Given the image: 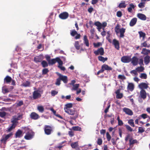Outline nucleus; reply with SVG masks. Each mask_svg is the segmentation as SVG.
Masks as SVG:
<instances>
[{
	"mask_svg": "<svg viewBox=\"0 0 150 150\" xmlns=\"http://www.w3.org/2000/svg\"><path fill=\"white\" fill-rule=\"evenodd\" d=\"M65 112L69 115H74V116L70 118L71 119L75 120L78 117L79 114L76 111H75L74 109H65Z\"/></svg>",
	"mask_w": 150,
	"mask_h": 150,
	"instance_id": "nucleus-1",
	"label": "nucleus"
},
{
	"mask_svg": "<svg viewBox=\"0 0 150 150\" xmlns=\"http://www.w3.org/2000/svg\"><path fill=\"white\" fill-rule=\"evenodd\" d=\"M120 25L118 24L115 28V31L117 34L120 33V38H123L124 37V33L125 31V29L124 28H120Z\"/></svg>",
	"mask_w": 150,
	"mask_h": 150,
	"instance_id": "nucleus-2",
	"label": "nucleus"
},
{
	"mask_svg": "<svg viewBox=\"0 0 150 150\" xmlns=\"http://www.w3.org/2000/svg\"><path fill=\"white\" fill-rule=\"evenodd\" d=\"M13 135L12 132H11L7 134L3 135L0 139V142L4 144H6L8 139Z\"/></svg>",
	"mask_w": 150,
	"mask_h": 150,
	"instance_id": "nucleus-3",
	"label": "nucleus"
},
{
	"mask_svg": "<svg viewBox=\"0 0 150 150\" xmlns=\"http://www.w3.org/2000/svg\"><path fill=\"white\" fill-rule=\"evenodd\" d=\"M56 62H57L59 64L62 65L63 64V62L59 57H57L54 59H52L50 60L48 64L50 65H52L55 64Z\"/></svg>",
	"mask_w": 150,
	"mask_h": 150,
	"instance_id": "nucleus-4",
	"label": "nucleus"
},
{
	"mask_svg": "<svg viewBox=\"0 0 150 150\" xmlns=\"http://www.w3.org/2000/svg\"><path fill=\"white\" fill-rule=\"evenodd\" d=\"M94 25L98 27L97 29L98 31H100V29L102 28V27H103V30H104V28L106 26L107 23L106 22H104L101 24L99 21H97L95 23Z\"/></svg>",
	"mask_w": 150,
	"mask_h": 150,
	"instance_id": "nucleus-5",
	"label": "nucleus"
},
{
	"mask_svg": "<svg viewBox=\"0 0 150 150\" xmlns=\"http://www.w3.org/2000/svg\"><path fill=\"white\" fill-rule=\"evenodd\" d=\"M52 131V128L49 125H45L44 128V131L45 134L47 135L50 134Z\"/></svg>",
	"mask_w": 150,
	"mask_h": 150,
	"instance_id": "nucleus-6",
	"label": "nucleus"
},
{
	"mask_svg": "<svg viewBox=\"0 0 150 150\" xmlns=\"http://www.w3.org/2000/svg\"><path fill=\"white\" fill-rule=\"evenodd\" d=\"M70 35L73 37H74L75 35H76V36L75 37V39L76 40L80 38L81 37L80 34L78 33L77 31L75 30L71 31Z\"/></svg>",
	"mask_w": 150,
	"mask_h": 150,
	"instance_id": "nucleus-7",
	"label": "nucleus"
},
{
	"mask_svg": "<svg viewBox=\"0 0 150 150\" xmlns=\"http://www.w3.org/2000/svg\"><path fill=\"white\" fill-rule=\"evenodd\" d=\"M94 54L96 55H98L100 54L101 55H103L104 54V50L103 48L101 47L98 49L97 50L94 52Z\"/></svg>",
	"mask_w": 150,
	"mask_h": 150,
	"instance_id": "nucleus-8",
	"label": "nucleus"
},
{
	"mask_svg": "<svg viewBox=\"0 0 150 150\" xmlns=\"http://www.w3.org/2000/svg\"><path fill=\"white\" fill-rule=\"evenodd\" d=\"M69 16V13L67 12H63L60 14L59 16V17L63 20L67 19Z\"/></svg>",
	"mask_w": 150,
	"mask_h": 150,
	"instance_id": "nucleus-9",
	"label": "nucleus"
},
{
	"mask_svg": "<svg viewBox=\"0 0 150 150\" xmlns=\"http://www.w3.org/2000/svg\"><path fill=\"white\" fill-rule=\"evenodd\" d=\"M139 96L141 98L144 100L146 98V92L144 89L141 90L140 92Z\"/></svg>",
	"mask_w": 150,
	"mask_h": 150,
	"instance_id": "nucleus-10",
	"label": "nucleus"
},
{
	"mask_svg": "<svg viewBox=\"0 0 150 150\" xmlns=\"http://www.w3.org/2000/svg\"><path fill=\"white\" fill-rule=\"evenodd\" d=\"M58 75L60 80L62 81L64 83H66L67 82L68 78L67 76H63L60 74H59Z\"/></svg>",
	"mask_w": 150,
	"mask_h": 150,
	"instance_id": "nucleus-11",
	"label": "nucleus"
},
{
	"mask_svg": "<svg viewBox=\"0 0 150 150\" xmlns=\"http://www.w3.org/2000/svg\"><path fill=\"white\" fill-rule=\"evenodd\" d=\"M148 84L144 82H142L138 85V87L141 90L146 89L149 88Z\"/></svg>",
	"mask_w": 150,
	"mask_h": 150,
	"instance_id": "nucleus-12",
	"label": "nucleus"
},
{
	"mask_svg": "<svg viewBox=\"0 0 150 150\" xmlns=\"http://www.w3.org/2000/svg\"><path fill=\"white\" fill-rule=\"evenodd\" d=\"M38 90L34 91L33 93V99H36L41 96L40 93L38 92Z\"/></svg>",
	"mask_w": 150,
	"mask_h": 150,
	"instance_id": "nucleus-13",
	"label": "nucleus"
},
{
	"mask_svg": "<svg viewBox=\"0 0 150 150\" xmlns=\"http://www.w3.org/2000/svg\"><path fill=\"white\" fill-rule=\"evenodd\" d=\"M43 59V57L42 55H40L36 56L34 59V61L36 63L40 62Z\"/></svg>",
	"mask_w": 150,
	"mask_h": 150,
	"instance_id": "nucleus-14",
	"label": "nucleus"
},
{
	"mask_svg": "<svg viewBox=\"0 0 150 150\" xmlns=\"http://www.w3.org/2000/svg\"><path fill=\"white\" fill-rule=\"evenodd\" d=\"M123 110L126 114L130 116L132 115L133 114L132 111L129 108H123Z\"/></svg>",
	"mask_w": 150,
	"mask_h": 150,
	"instance_id": "nucleus-15",
	"label": "nucleus"
},
{
	"mask_svg": "<svg viewBox=\"0 0 150 150\" xmlns=\"http://www.w3.org/2000/svg\"><path fill=\"white\" fill-rule=\"evenodd\" d=\"M30 117L32 119L37 120L40 117V116L38 114L35 112H33L31 113Z\"/></svg>",
	"mask_w": 150,
	"mask_h": 150,
	"instance_id": "nucleus-16",
	"label": "nucleus"
},
{
	"mask_svg": "<svg viewBox=\"0 0 150 150\" xmlns=\"http://www.w3.org/2000/svg\"><path fill=\"white\" fill-rule=\"evenodd\" d=\"M130 57L127 56H124L121 58V61L124 63H128L130 62Z\"/></svg>",
	"mask_w": 150,
	"mask_h": 150,
	"instance_id": "nucleus-17",
	"label": "nucleus"
},
{
	"mask_svg": "<svg viewBox=\"0 0 150 150\" xmlns=\"http://www.w3.org/2000/svg\"><path fill=\"white\" fill-rule=\"evenodd\" d=\"M33 134L32 132H28L26 134L24 138L27 140H30L33 137Z\"/></svg>",
	"mask_w": 150,
	"mask_h": 150,
	"instance_id": "nucleus-18",
	"label": "nucleus"
},
{
	"mask_svg": "<svg viewBox=\"0 0 150 150\" xmlns=\"http://www.w3.org/2000/svg\"><path fill=\"white\" fill-rule=\"evenodd\" d=\"M112 44L114 45L115 47L117 50H119L120 48V44L119 41L115 39L113 40Z\"/></svg>",
	"mask_w": 150,
	"mask_h": 150,
	"instance_id": "nucleus-19",
	"label": "nucleus"
},
{
	"mask_svg": "<svg viewBox=\"0 0 150 150\" xmlns=\"http://www.w3.org/2000/svg\"><path fill=\"white\" fill-rule=\"evenodd\" d=\"M102 68L104 70V71H111L112 69V68L110 67L107 64H104L101 66Z\"/></svg>",
	"mask_w": 150,
	"mask_h": 150,
	"instance_id": "nucleus-20",
	"label": "nucleus"
},
{
	"mask_svg": "<svg viewBox=\"0 0 150 150\" xmlns=\"http://www.w3.org/2000/svg\"><path fill=\"white\" fill-rule=\"evenodd\" d=\"M134 84L132 83H129L127 87L128 90L131 91H132L134 89Z\"/></svg>",
	"mask_w": 150,
	"mask_h": 150,
	"instance_id": "nucleus-21",
	"label": "nucleus"
},
{
	"mask_svg": "<svg viewBox=\"0 0 150 150\" xmlns=\"http://www.w3.org/2000/svg\"><path fill=\"white\" fill-rule=\"evenodd\" d=\"M132 63L134 66H136L138 64V59L136 57L134 56L132 58Z\"/></svg>",
	"mask_w": 150,
	"mask_h": 150,
	"instance_id": "nucleus-22",
	"label": "nucleus"
},
{
	"mask_svg": "<svg viewBox=\"0 0 150 150\" xmlns=\"http://www.w3.org/2000/svg\"><path fill=\"white\" fill-rule=\"evenodd\" d=\"M141 53L144 55H148L150 53V50L143 48L142 50Z\"/></svg>",
	"mask_w": 150,
	"mask_h": 150,
	"instance_id": "nucleus-23",
	"label": "nucleus"
},
{
	"mask_svg": "<svg viewBox=\"0 0 150 150\" xmlns=\"http://www.w3.org/2000/svg\"><path fill=\"white\" fill-rule=\"evenodd\" d=\"M137 17L143 21L146 20V18L145 15L141 13H138L137 15Z\"/></svg>",
	"mask_w": 150,
	"mask_h": 150,
	"instance_id": "nucleus-24",
	"label": "nucleus"
},
{
	"mask_svg": "<svg viewBox=\"0 0 150 150\" xmlns=\"http://www.w3.org/2000/svg\"><path fill=\"white\" fill-rule=\"evenodd\" d=\"M137 19L136 18H134L131 20L129 23V25L130 26H133L136 23Z\"/></svg>",
	"mask_w": 150,
	"mask_h": 150,
	"instance_id": "nucleus-25",
	"label": "nucleus"
},
{
	"mask_svg": "<svg viewBox=\"0 0 150 150\" xmlns=\"http://www.w3.org/2000/svg\"><path fill=\"white\" fill-rule=\"evenodd\" d=\"M11 80V78L8 76H7L4 79V83H9Z\"/></svg>",
	"mask_w": 150,
	"mask_h": 150,
	"instance_id": "nucleus-26",
	"label": "nucleus"
},
{
	"mask_svg": "<svg viewBox=\"0 0 150 150\" xmlns=\"http://www.w3.org/2000/svg\"><path fill=\"white\" fill-rule=\"evenodd\" d=\"M83 40L84 43L86 46L88 47L89 45V41L86 35H85L84 36Z\"/></svg>",
	"mask_w": 150,
	"mask_h": 150,
	"instance_id": "nucleus-27",
	"label": "nucleus"
},
{
	"mask_svg": "<svg viewBox=\"0 0 150 150\" xmlns=\"http://www.w3.org/2000/svg\"><path fill=\"white\" fill-rule=\"evenodd\" d=\"M11 123H12V124L16 126L17 124L18 123V120L16 118V116L13 117L12 120L11 121Z\"/></svg>",
	"mask_w": 150,
	"mask_h": 150,
	"instance_id": "nucleus-28",
	"label": "nucleus"
},
{
	"mask_svg": "<svg viewBox=\"0 0 150 150\" xmlns=\"http://www.w3.org/2000/svg\"><path fill=\"white\" fill-rule=\"evenodd\" d=\"M137 142V141L136 139L132 140V138H130L129 139V145L132 146V145L134 144Z\"/></svg>",
	"mask_w": 150,
	"mask_h": 150,
	"instance_id": "nucleus-29",
	"label": "nucleus"
},
{
	"mask_svg": "<svg viewBox=\"0 0 150 150\" xmlns=\"http://www.w3.org/2000/svg\"><path fill=\"white\" fill-rule=\"evenodd\" d=\"M98 59L99 61H100L103 63L107 61L108 59L107 57L104 58L101 56H99L98 57Z\"/></svg>",
	"mask_w": 150,
	"mask_h": 150,
	"instance_id": "nucleus-30",
	"label": "nucleus"
},
{
	"mask_svg": "<svg viewBox=\"0 0 150 150\" xmlns=\"http://www.w3.org/2000/svg\"><path fill=\"white\" fill-rule=\"evenodd\" d=\"M138 33L139 35L140 38H142V40H144L146 37V35L145 33L142 31L138 32Z\"/></svg>",
	"mask_w": 150,
	"mask_h": 150,
	"instance_id": "nucleus-31",
	"label": "nucleus"
},
{
	"mask_svg": "<svg viewBox=\"0 0 150 150\" xmlns=\"http://www.w3.org/2000/svg\"><path fill=\"white\" fill-rule=\"evenodd\" d=\"M150 57L149 55H147L144 58V62L146 65L148 64L150 62Z\"/></svg>",
	"mask_w": 150,
	"mask_h": 150,
	"instance_id": "nucleus-32",
	"label": "nucleus"
},
{
	"mask_svg": "<svg viewBox=\"0 0 150 150\" xmlns=\"http://www.w3.org/2000/svg\"><path fill=\"white\" fill-rule=\"evenodd\" d=\"M141 47H150V44H147L146 41H144V42L141 43Z\"/></svg>",
	"mask_w": 150,
	"mask_h": 150,
	"instance_id": "nucleus-33",
	"label": "nucleus"
},
{
	"mask_svg": "<svg viewBox=\"0 0 150 150\" xmlns=\"http://www.w3.org/2000/svg\"><path fill=\"white\" fill-rule=\"evenodd\" d=\"M71 130V129H70ZM72 129L74 131H81V127L78 126H74L72 127Z\"/></svg>",
	"mask_w": 150,
	"mask_h": 150,
	"instance_id": "nucleus-34",
	"label": "nucleus"
},
{
	"mask_svg": "<svg viewBox=\"0 0 150 150\" xmlns=\"http://www.w3.org/2000/svg\"><path fill=\"white\" fill-rule=\"evenodd\" d=\"M78 142L72 143L71 144V146L72 148L75 149L79 146Z\"/></svg>",
	"mask_w": 150,
	"mask_h": 150,
	"instance_id": "nucleus-35",
	"label": "nucleus"
},
{
	"mask_svg": "<svg viewBox=\"0 0 150 150\" xmlns=\"http://www.w3.org/2000/svg\"><path fill=\"white\" fill-rule=\"evenodd\" d=\"M128 123L132 127H134L135 125L134 123V120L132 119H131L128 120Z\"/></svg>",
	"mask_w": 150,
	"mask_h": 150,
	"instance_id": "nucleus-36",
	"label": "nucleus"
},
{
	"mask_svg": "<svg viewBox=\"0 0 150 150\" xmlns=\"http://www.w3.org/2000/svg\"><path fill=\"white\" fill-rule=\"evenodd\" d=\"M73 104L72 103H68L65 105V106L64 108V110H65V109H69L70 108H71L72 107Z\"/></svg>",
	"mask_w": 150,
	"mask_h": 150,
	"instance_id": "nucleus-37",
	"label": "nucleus"
},
{
	"mask_svg": "<svg viewBox=\"0 0 150 150\" xmlns=\"http://www.w3.org/2000/svg\"><path fill=\"white\" fill-rule=\"evenodd\" d=\"M41 64L42 67L44 68L47 67L48 66V63L45 60H43L42 61L41 63Z\"/></svg>",
	"mask_w": 150,
	"mask_h": 150,
	"instance_id": "nucleus-38",
	"label": "nucleus"
},
{
	"mask_svg": "<svg viewBox=\"0 0 150 150\" xmlns=\"http://www.w3.org/2000/svg\"><path fill=\"white\" fill-rule=\"evenodd\" d=\"M73 86V87L71 88V90L72 91L73 90H77L79 87V84H76L74 85Z\"/></svg>",
	"mask_w": 150,
	"mask_h": 150,
	"instance_id": "nucleus-39",
	"label": "nucleus"
},
{
	"mask_svg": "<svg viewBox=\"0 0 150 150\" xmlns=\"http://www.w3.org/2000/svg\"><path fill=\"white\" fill-rule=\"evenodd\" d=\"M37 109L41 113H42L44 111V108L42 106H38L37 107Z\"/></svg>",
	"mask_w": 150,
	"mask_h": 150,
	"instance_id": "nucleus-40",
	"label": "nucleus"
},
{
	"mask_svg": "<svg viewBox=\"0 0 150 150\" xmlns=\"http://www.w3.org/2000/svg\"><path fill=\"white\" fill-rule=\"evenodd\" d=\"M136 70L137 71V72H142L144 70V68L143 67L140 66L139 67H137L136 69Z\"/></svg>",
	"mask_w": 150,
	"mask_h": 150,
	"instance_id": "nucleus-41",
	"label": "nucleus"
},
{
	"mask_svg": "<svg viewBox=\"0 0 150 150\" xmlns=\"http://www.w3.org/2000/svg\"><path fill=\"white\" fill-rule=\"evenodd\" d=\"M22 131L20 130H18L16 133V137H20L22 134Z\"/></svg>",
	"mask_w": 150,
	"mask_h": 150,
	"instance_id": "nucleus-42",
	"label": "nucleus"
},
{
	"mask_svg": "<svg viewBox=\"0 0 150 150\" xmlns=\"http://www.w3.org/2000/svg\"><path fill=\"white\" fill-rule=\"evenodd\" d=\"M139 77L142 79H146L147 78V76L146 73H141L139 76Z\"/></svg>",
	"mask_w": 150,
	"mask_h": 150,
	"instance_id": "nucleus-43",
	"label": "nucleus"
},
{
	"mask_svg": "<svg viewBox=\"0 0 150 150\" xmlns=\"http://www.w3.org/2000/svg\"><path fill=\"white\" fill-rule=\"evenodd\" d=\"M66 142L65 141H63L61 143H60L59 144V146H56V148H58L59 149H60L62 148L65 145H62V144L64 143H65Z\"/></svg>",
	"mask_w": 150,
	"mask_h": 150,
	"instance_id": "nucleus-44",
	"label": "nucleus"
},
{
	"mask_svg": "<svg viewBox=\"0 0 150 150\" xmlns=\"http://www.w3.org/2000/svg\"><path fill=\"white\" fill-rule=\"evenodd\" d=\"M74 46L77 50H79L80 49V46L79 45V43L78 41H76L75 42L74 44Z\"/></svg>",
	"mask_w": 150,
	"mask_h": 150,
	"instance_id": "nucleus-45",
	"label": "nucleus"
},
{
	"mask_svg": "<svg viewBox=\"0 0 150 150\" xmlns=\"http://www.w3.org/2000/svg\"><path fill=\"white\" fill-rule=\"evenodd\" d=\"M49 70H48V69L47 68H45L42 71V74L43 75H45L46 74L49 72Z\"/></svg>",
	"mask_w": 150,
	"mask_h": 150,
	"instance_id": "nucleus-46",
	"label": "nucleus"
},
{
	"mask_svg": "<svg viewBox=\"0 0 150 150\" xmlns=\"http://www.w3.org/2000/svg\"><path fill=\"white\" fill-rule=\"evenodd\" d=\"M126 5L124 2L121 3L118 6V7L119 8H125Z\"/></svg>",
	"mask_w": 150,
	"mask_h": 150,
	"instance_id": "nucleus-47",
	"label": "nucleus"
},
{
	"mask_svg": "<svg viewBox=\"0 0 150 150\" xmlns=\"http://www.w3.org/2000/svg\"><path fill=\"white\" fill-rule=\"evenodd\" d=\"M125 126L128 131L132 132L133 131L132 128L129 125H125Z\"/></svg>",
	"mask_w": 150,
	"mask_h": 150,
	"instance_id": "nucleus-48",
	"label": "nucleus"
},
{
	"mask_svg": "<svg viewBox=\"0 0 150 150\" xmlns=\"http://www.w3.org/2000/svg\"><path fill=\"white\" fill-rule=\"evenodd\" d=\"M16 126L13 125L11 124V125L8 129L7 131L10 132L13 129H14Z\"/></svg>",
	"mask_w": 150,
	"mask_h": 150,
	"instance_id": "nucleus-49",
	"label": "nucleus"
},
{
	"mask_svg": "<svg viewBox=\"0 0 150 150\" xmlns=\"http://www.w3.org/2000/svg\"><path fill=\"white\" fill-rule=\"evenodd\" d=\"M30 82L28 81H26L25 83L23 84V86L25 87H28L30 86Z\"/></svg>",
	"mask_w": 150,
	"mask_h": 150,
	"instance_id": "nucleus-50",
	"label": "nucleus"
},
{
	"mask_svg": "<svg viewBox=\"0 0 150 150\" xmlns=\"http://www.w3.org/2000/svg\"><path fill=\"white\" fill-rule=\"evenodd\" d=\"M145 3L144 2H141L139 3L138 4V6L140 8H142L145 6L144 4Z\"/></svg>",
	"mask_w": 150,
	"mask_h": 150,
	"instance_id": "nucleus-51",
	"label": "nucleus"
},
{
	"mask_svg": "<svg viewBox=\"0 0 150 150\" xmlns=\"http://www.w3.org/2000/svg\"><path fill=\"white\" fill-rule=\"evenodd\" d=\"M142 117L144 119H145L146 118H149V116L147 115L146 114H142L140 116Z\"/></svg>",
	"mask_w": 150,
	"mask_h": 150,
	"instance_id": "nucleus-52",
	"label": "nucleus"
},
{
	"mask_svg": "<svg viewBox=\"0 0 150 150\" xmlns=\"http://www.w3.org/2000/svg\"><path fill=\"white\" fill-rule=\"evenodd\" d=\"M144 128L142 127H139L138 129V132L142 133L144 132Z\"/></svg>",
	"mask_w": 150,
	"mask_h": 150,
	"instance_id": "nucleus-53",
	"label": "nucleus"
},
{
	"mask_svg": "<svg viewBox=\"0 0 150 150\" xmlns=\"http://www.w3.org/2000/svg\"><path fill=\"white\" fill-rule=\"evenodd\" d=\"M60 79L59 78L57 79L56 80V82L55 83V84L57 86H59L61 84L60 83Z\"/></svg>",
	"mask_w": 150,
	"mask_h": 150,
	"instance_id": "nucleus-54",
	"label": "nucleus"
},
{
	"mask_svg": "<svg viewBox=\"0 0 150 150\" xmlns=\"http://www.w3.org/2000/svg\"><path fill=\"white\" fill-rule=\"evenodd\" d=\"M106 138L108 141H110L111 139V137L108 132L106 133Z\"/></svg>",
	"mask_w": 150,
	"mask_h": 150,
	"instance_id": "nucleus-55",
	"label": "nucleus"
},
{
	"mask_svg": "<svg viewBox=\"0 0 150 150\" xmlns=\"http://www.w3.org/2000/svg\"><path fill=\"white\" fill-rule=\"evenodd\" d=\"M103 142V141L101 138H98L97 140V144L98 145H100L102 144Z\"/></svg>",
	"mask_w": 150,
	"mask_h": 150,
	"instance_id": "nucleus-56",
	"label": "nucleus"
},
{
	"mask_svg": "<svg viewBox=\"0 0 150 150\" xmlns=\"http://www.w3.org/2000/svg\"><path fill=\"white\" fill-rule=\"evenodd\" d=\"M118 78L122 80H125L126 79V77L124 75H119L118 76Z\"/></svg>",
	"mask_w": 150,
	"mask_h": 150,
	"instance_id": "nucleus-57",
	"label": "nucleus"
},
{
	"mask_svg": "<svg viewBox=\"0 0 150 150\" xmlns=\"http://www.w3.org/2000/svg\"><path fill=\"white\" fill-rule=\"evenodd\" d=\"M123 94L122 93H120L118 94H117L116 96V98L118 99H120L122 98L123 97Z\"/></svg>",
	"mask_w": 150,
	"mask_h": 150,
	"instance_id": "nucleus-58",
	"label": "nucleus"
},
{
	"mask_svg": "<svg viewBox=\"0 0 150 150\" xmlns=\"http://www.w3.org/2000/svg\"><path fill=\"white\" fill-rule=\"evenodd\" d=\"M45 58L46 59V60L48 62V63L50 62V56L48 55H46L45 56Z\"/></svg>",
	"mask_w": 150,
	"mask_h": 150,
	"instance_id": "nucleus-59",
	"label": "nucleus"
},
{
	"mask_svg": "<svg viewBox=\"0 0 150 150\" xmlns=\"http://www.w3.org/2000/svg\"><path fill=\"white\" fill-rule=\"evenodd\" d=\"M102 44L100 42H98L97 43H93V45L95 47H99L100 45H101Z\"/></svg>",
	"mask_w": 150,
	"mask_h": 150,
	"instance_id": "nucleus-60",
	"label": "nucleus"
},
{
	"mask_svg": "<svg viewBox=\"0 0 150 150\" xmlns=\"http://www.w3.org/2000/svg\"><path fill=\"white\" fill-rule=\"evenodd\" d=\"M117 16L118 17H120L122 15V12L120 11H118L116 13Z\"/></svg>",
	"mask_w": 150,
	"mask_h": 150,
	"instance_id": "nucleus-61",
	"label": "nucleus"
},
{
	"mask_svg": "<svg viewBox=\"0 0 150 150\" xmlns=\"http://www.w3.org/2000/svg\"><path fill=\"white\" fill-rule=\"evenodd\" d=\"M6 115V112H0V117H5Z\"/></svg>",
	"mask_w": 150,
	"mask_h": 150,
	"instance_id": "nucleus-62",
	"label": "nucleus"
},
{
	"mask_svg": "<svg viewBox=\"0 0 150 150\" xmlns=\"http://www.w3.org/2000/svg\"><path fill=\"white\" fill-rule=\"evenodd\" d=\"M51 93L52 96H54L57 94L58 92L55 90H52L51 91Z\"/></svg>",
	"mask_w": 150,
	"mask_h": 150,
	"instance_id": "nucleus-63",
	"label": "nucleus"
},
{
	"mask_svg": "<svg viewBox=\"0 0 150 150\" xmlns=\"http://www.w3.org/2000/svg\"><path fill=\"white\" fill-rule=\"evenodd\" d=\"M130 73L131 74H134L135 75H137L138 74L137 71L135 70H133L130 71Z\"/></svg>",
	"mask_w": 150,
	"mask_h": 150,
	"instance_id": "nucleus-64",
	"label": "nucleus"
}]
</instances>
